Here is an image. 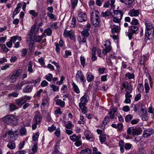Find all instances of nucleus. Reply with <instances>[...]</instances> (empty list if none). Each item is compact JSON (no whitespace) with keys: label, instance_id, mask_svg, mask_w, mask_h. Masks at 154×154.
<instances>
[{"label":"nucleus","instance_id":"nucleus-1","mask_svg":"<svg viewBox=\"0 0 154 154\" xmlns=\"http://www.w3.org/2000/svg\"><path fill=\"white\" fill-rule=\"evenodd\" d=\"M99 14V12L97 10H93L91 13V23L95 27L98 26L100 21Z\"/></svg>","mask_w":154,"mask_h":154},{"label":"nucleus","instance_id":"nucleus-2","mask_svg":"<svg viewBox=\"0 0 154 154\" xmlns=\"http://www.w3.org/2000/svg\"><path fill=\"white\" fill-rule=\"evenodd\" d=\"M89 99L88 96L84 95L80 99V103H79V107L82 110V112L83 114H85L87 112V108L85 106L86 103Z\"/></svg>","mask_w":154,"mask_h":154},{"label":"nucleus","instance_id":"nucleus-3","mask_svg":"<svg viewBox=\"0 0 154 154\" xmlns=\"http://www.w3.org/2000/svg\"><path fill=\"white\" fill-rule=\"evenodd\" d=\"M4 122L8 124L14 125L17 123L18 120L16 116L13 115L6 116L3 118Z\"/></svg>","mask_w":154,"mask_h":154},{"label":"nucleus","instance_id":"nucleus-4","mask_svg":"<svg viewBox=\"0 0 154 154\" xmlns=\"http://www.w3.org/2000/svg\"><path fill=\"white\" fill-rule=\"evenodd\" d=\"M146 27V32H145V39L147 38L146 40L149 39V37L154 32V29L152 25L150 22H146L145 23Z\"/></svg>","mask_w":154,"mask_h":154},{"label":"nucleus","instance_id":"nucleus-5","mask_svg":"<svg viewBox=\"0 0 154 154\" xmlns=\"http://www.w3.org/2000/svg\"><path fill=\"white\" fill-rule=\"evenodd\" d=\"M21 71L19 69L14 72L12 75L9 76V81L11 83H15L17 81L18 77L20 75Z\"/></svg>","mask_w":154,"mask_h":154},{"label":"nucleus","instance_id":"nucleus-6","mask_svg":"<svg viewBox=\"0 0 154 154\" xmlns=\"http://www.w3.org/2000/svg\"><path fill=\"white\" fill-rule=\"evenodd\" d=\"M17 132V131H15L14 132L11 130H10L7 132V133L8 134V135L10 136V137H9V140L11 141L12 142L10 144H15V142H14V140L15 139L13 138V137L14 138H15L17 136V134L16 133ZM10 143H9L8 144H10Z\"/></svg>","mask_w":154,"mask_h":154},{"label":"nucleus","instance_id":"nucleus-7","mask_svg":"<svg viewBox=\"0 0 154 154\" xmlns=\"http://www.w3.org/2000/svg\"><path fill=\"white\" fill-rule=\"evenodd\" d=\"M144 106L143 103H140L138 105V114L142 117V119L144 120V118L143 117L144 115Z\"/></svg>","mask_w":154,"mask_h":154},{"label":"nucleus","instance_id":"nucleus-8","mask_svg":"<svg viewBox=\"0 0 154 154\" xmlns=\"http://www.w3.org/2000/svg\"><path fill=\"white\" fill-rule=\"evenodd\" d=\"M30 99V97L29 96H25L23 97L16 99L15 100L17 104L19 106H22L27 100H29Z\"/></svg>","mask_w":154,"mask_h":154},{"label":"nucleus","instance_id":"nucleus-9","mask_svg":"<svg viewBox=\"0 0 154 154\" xmlns=\"http://www.w3.org/2000/svg\"><path fill=\"white\" fill-rule=\"evenodd\" d=\"M85 77L83 73L81 71H77V73L75 75V79L77 81H79L80 80L83 83H84V82L85 81Z\"/></svg>","mask_w":154,"mask_h":154},{"label":"nucleus","instance_id":"nucleus-10","mask_svg":"<svg viewBox=\"0 0 154 154\" xmlns=\"http://www.w3.org/2000/svg\"><path fill=\"white\" fill-rule=\"evenodd\" d=\"M70 139L73 142L76 141L75 144H81L82 143L80 141V135L76 136L75 134H73L70 137Z\"/></svg>","mask_w":154,"mask_h":154},{"label":"nucleus","instance_id":"nucleus-11","mask_svg":"<svg viewBox=\"0 0 154 154\" xmlns=\"http://www.w3.org/2000/svg\"><path fill=\"white\" fill-rule=\"evenodd\" d=\"M79 22H81L87 20V15L85 13L81 12L79 14L77 18Z\"/></svg>","mask_w":154,"mask_h":154},{"label":"nucleus","instance_id":"nucleus-12","mask_svg":"<svg viewBox=\"0 0 154 154\" xmlns=\"http://www.w3.org/2000/svg\"><path fill=\"white\" fill-rule=\"evenodd\" d=\"M122 86L124 88L126 89L125 91L126 92H130L132 91V88L130 85L128 84V82H124L122 84Z\"/></svg>","mask_w":154,"mask_h":154},{"label":"nucleus","instance_id":"nucleus-13","mask_svg":"<svg viewBox=\"0 0 154 154\" xmlns=\"http://www.w3.org/2000/svg\"><path fill=\"white\" fill-rule=\"evenodd\" d=\"M32 85H28L24 88L23 90V93H29L31 92L33 89Z\"/></svg>","mask_w":154,"mask_h":154},{"label":"nucleus","instance_id":"nucleus-14","mask_svg":"<svg viewBox=\"0 0 154 154\" xmlns=\"http://www.w3.org/2000/svg\"><path fill=\"white\" fill-rule=\"evenodd\" d=\"M139 14V11L138 10H135L134 9L130 10L128 13V14L131 17L138 16Z\"/></svg>","mask_w":154,"mask_h":154},{"label":"nucleus","instance_id":"nucleus-15","mask_svg":"<svg viewBox=\"0 0 154 154\" xmlns=\"http://www.w3.org/2000/svg\"><path fill=\"white\" fill-rule=\"evenodd\" d=\"M42 118L39 115H36L35 116L33 121L36 124H39L41 122Z\"/></svg>","mask_w":154,"mask_h":154},{"label":"nucleus","instance_id":"nucleus-16","mask_svg":"<svg viewBox=\"0 0 154 154\" xmlns=\"http://www.w3.org/2000/svg\"><path fill=\"white\" fill-rule=\"evenodd\" d=\"M84 134L86 139L87 140H89L93 137L92 134L88 130L85 131Z\"/></svg>","mask_w":154,"mask_h":154},{"label":"nucleus","instance_id":"nucleus-17","mask_svg":"<svg viewBox=\"0 0 154 154\" xmlns=\"http://www.w3.org/2000/svg\"><path fill=\"white\" fill-rule=\"evenodd\" d=\"M27 81L24 80L18 83L17 85V89L20 90L21 89L22 87L25 84H28L27 83Z\"/></svg>","mask_w":154,"mask_h":154},{"label":"nucleus","instance_id":"nucleus-18","mask_svg":"<svg viewBox=\"0 0 154 154\" xmlns=\"http://www.w3.org/2000/svg\"><path fill=\"white\" fill-rule=\"evenodd\" d=\"M122 14H120V16H117V17H114L113 18V21L116 23H119L122 19Z\"/></svg>","mask_w":154,"mask_h":154},{"label":"nucleus","instance_id":"nucleus-19","mask_svg":"<svg viewBox=\"0 0 154 154\" xmlns=\"http://www.w3.org/2000/svg\"><path fill=\"white\" fill-rule=\"evenodd\" d=\"M153 133V130L151 128H149L145 130V137L150 136Z\"/></svg>","mask_w":154,"mask_h":154},{"label":"nucleus","instance_id":"nucleus-20","mask_svg":"<svg viewBox=\"0 0 154 154\" xmlns=\"http://www.w3.org/2000/svg\"><path fill=\"white\" fill-rule=\"evenodd\" d=\"M112 29V33H119L120 30V28L119 26H115L114 27L111 28Z\"/></svg>","mask_w":154,"mask_h":154},{"label":"nucleus","instance_id":"nucleus-21","mask_svg":"<svg viewBox=\"0 0 154 154\" xmlns=\"http://www.w3.org/2000/svg\"><path fill=\"white\" fill-rule=\"evenodd\" d=\"M56 104L59 105L61 107H63L65 106V103L64 101L60 99H57L56 100Z\"/></svg>","mask_w":154,"mask_h":154},{"label":"nucleus","instance_id":"nucleus-22","mask_svg":"<svg viewBox=\"0 0 154 154\" xmlns=\"http://www.w3.org/2000/svg\"><path fill=\"white\" fill-rule=\"evenodd\" d=\"M117 111V109L116 108H113L111 111L109 112V117L111 119H114V114Z\"/></svg>","mask_w":154,"mask_h":154},{"label":"nucleus","instance_id":"nucleus-23","mask_svg":"<svg viewBox=\"0 0 154 154\" xmlns=\"http://www.w3.org/2000/svg\"><path fill=\"white\" fill-rule=\"evenodd\" d=\"M92 152L91 149L89 148H86L81 151V154H91Z\"/></svg>","mask_w":154,"mask_h":154},{"label":"nucleus","instance_id":"nucleus-24","mask_svg":"<svg viewBox=\"0 0 154 154\" xmlns=\"http://www.w3.org/2000/svg\"><path fill=\"white\" fill-rule=\"evenodd\" d=\"M109 121V118L108 116H106L104 119L103 120L102 124L101 126L102 127H105L107 123Z\"/></svg>","mask_w":154,"mask_h":154},{"label":"nucleus","instance_id":"nucleus-25","mask_svg":"<svg viewBox=\"0 0 154 154\" xmlns=\"http://www.w3.org/2000/svg\"><path fill=\"white\" fill-rule=\"evenodd\" d=\"M33 65V63L32 61H30L29 62V63L27 65L28 66V70L27 71L30 73H31L33 72V70L32 69V66Z\"/></svg>","mask_w":154,"mask_h":154},{"label":"nucleus","instance_id":"nucleus-26","mask_svg":"<svg viewBox=\"0 0 154 154\" xmlns=\"http://www.w3.org/2000/svg\"><path fill=\"white\" fill-rule=\"evenodd\" d=\"M72 85L74 91L77 94L79 93H80V91L77 86L73 82H72Z\"/></svg>","mask_w":154,"mask_h":154},{"label":"nucleus","instance_id":"nucleus-27","mask_svg":"<svg viewBox=\"0 0 154 154\" xmlns=\"http://www.w3.org/2000/svg\"><path fill=\"white\" fill-rule=\"evenodd\" d=\"M131 32L135 34H137L136 32L138 30V28L137 26H132L131 27Z\"/></svg>","mask_w":154,"mask_h":154},{"label":"nucleus","instance_id":"nucleus-28","mask_svg":"<svg viewBox=\"0 0 154 154\" xmlns=\"http://www.w3.org/2000/svg\"><path fill=\"white\" fill-rule=\"evenodd\" d=\"M146 69L145 68V75L148 78L149 80V82H150V84L151 85V84L152 79L151 76L149 73L147 69L146 70Z\"/></svg>","mask_w":154,"mask_h":154},{"label":"nucleus","instance_id":"nucleus-29","mask_svg":"<svg viewBox=\"0 0 154 154\" xmlns=\"http://www.w3.org/2000/svg\"><path fill=\"white\" fill-rule=\"evenodd\" d=\"M20 135L21 136L26 135V129L24 128H21L20 131Z\"/></svg>","mask_w":154,"mask_h":154},{"label":"nucleus","instance_id":"nucleus-30","mask_svg":"<svg viewBox=\"0 0 154 154\" xmlns=\"http://www.w3.org/2000/svg\"><path fill=\"white\" fill-rule=\"evenodd\" d=\"M135 0H126L125 4L129 6H131L133 3L134 2Z\"/></svg>","mask_w":154,"mask_h":154},{"label":"nucleus","instance_id":"nucleus-31","mask_svg":"<svg viewBox=\"0 0 154 154\" xmlns=\"http://www.w3.org/2000/svg\"><path fill=\"white\" fill-rule=\"evenodd\" d=\"M108 43L109 44V45L108 46H107V45H106V44H105L104 45L105 47H106V48L105 49H106L108 52H109L111 51L112 50V48L110 45L111 44L110 42L109 41L107 42V44H108Z\"/></svg>","mask_w":154,"mask_h":154},{"label":"nucleus","instance_id":"nucleus-32","mask_svg":"<svg viewBox=\"0 0 154 154\" xmlns=\"http://www.w3.org/2000/svg\"><path fill=\"white\" fill-rule=\"evenodd\" d=\"M10 109L11 111H14L17 109V108L16 105L13 103H11L10 104Z\"/></svg>","mask_w":154,"mask_h":154},{"label":"nucleus","instance_id":"nucleus-33","mask_svg":"<svg viewBox=\"0 0 154 154\" xmlns=\"http://www.w3.org/2000/svg\"><path fill=\"white\" fill-rule=\"evenodd\" d=\"M125 75L129 79H131L134 78V76L133 73L131 74L129 72H127L125 74Z\"/></svg>","mask_w":154,"mask_h":154},{"label":"nucleus","instance_id":"nucleus-34","mask_svg":"<svg viewBox=\"0 0 154 154\" xmlns=\"http://www.w3.org/2000/svg\"><path fill=\"white\" fill-rule=\"evenodd\" d=\"M47 16L51 20H56V18L55 16L51 13L48 12Z\"/></svg>","mask_w":154,"mask_h":154},{"label":"nucleus","instance_id":"nucleus-35","mask_svg":"<svg viewBox=\"0 0 154 154\" xmlns=\"http://www.w3.org/2000/svg\"><path fill=\"white\" fill-rule=\"evenodd\" d=\"M45 79L48 81H51L53 79L52 75L51 73H49L45 76Z\"/></svg>","mask_w":154,"mask_h":154},{"label":"nucleus","instance_id":"nucleus-36","mask_svg":"<svg viewBox=\"0 0 154 154\" xmlns=\"http://www.w3.org/2000/svg\"><path fill=\"white\" fill-rule=\"evenodd\" d=\"M140 131L138 129H136L133 128V130L132 132V134L135 136L136 135H138L139 134Z\"/></svg>","mask_w":154,"mask_h":154},{"label":"nucleus","instance_id":"nucleus-37","mask_svg":"<svg viewBox=\"0 0 154 154\" xmlns=\"http://www.w3.org/2000/svg\"><path fill=\"white\" fill-rule=\"evenodd\" d=\"M80 61L81 64L84 67L85 63V60L83 56H81L80 57Z\"/></svg>","mask_w":154,"mask_h":154},{"label":"nucleus","instance_id":"nucleus-38","mask_svg":"<svg viewBox=\"0 0 154 154\" xmlns=\"http://www.w3.org/2000/svg\"><path fill=\"white\" fill-rule=\"evenodd\" d=\"M72 4V8L74 9L77 6L78 0H71Z\"/></svg>","mask_w":154,"mask_h":154},{"label":"nucleus","instance_id":"nucleus-39","mask_svg":"<svg viewBox=\"0 0 154 154\" xmlns=\"http://www.w3.org/2000/svg\"><path fill=\"white\" fill-rule=\"evenodd\" d=\"M94 79V76L90 74H88L87 77V79L88 82H90L92 81Z\"/></svg>","mask_w":154,"mask_h":154},{"label":"nucleus","instance_id":"nucleus-40","mask_svg":"<svg viewBox=\"0 0 154 154\" xmlns=\"http://www.w3.org/2000/svg\"><path fill=\"white\" fill-rule=\"evenodd\" d=\"M39 136V133L37 132L33 135L32 137V140L34 141H36L38 139Z\"/></svg>","mask_w":154,"mask_h":154},{"label":"nucleus","instance_id":"nucleus-41","mask_svg":"<svg viewBox=\"0 0 154 154\" xmlns=\"http://www.w3.org/2000/svg\"><path fill=\"white\" fill-rule=\"evenodd\" d=\"M137 89L140 92L143 91L144 88L143 85L141 84H138V85Z\"/></svg>","mask_w":154,"mask_h":154},{"label":"nucleus","instance_id":"nucleus-42","mask_svg":"<svg viewBox=\"0 0 154 154\" xmlns=\"http://www.w3.org/2000/svg\"><path fill=\"white\" fill-rule=\"evenodd\" d=\"M18 93L17 92H14L10 93L8 94V96L9 97H17L18 95Z\"/></svg>","mask_w":154,"mask_h":154},{"label":"nucleus","instance_id":"nucleus-43","mask_svg":"<svg viewBox=\"0 0 154 154\" xmlns=\"http://www.w3.org/2000/svg\"><path fill=\"white\" fill-rule=\"evenodd\" d=\"M81 34L83 36L86 37H88L89 35L88 32L84 30L82 32Z\"/></svg>","mask_w":154,"mask_h":154},{"label":"nucleus","instance_id":"nucleus-44","mask_svg":"<svg viewBox=\"0 0 154 154\" xmlns=\"http://www.w3.org/2000/svg\"><path fill=\"white\" fill-rule=\"evenodd\" d=\"M50 87L54 91H56L58 90L59 89V86H57L54 85H50Z\"/></svg>","mask_w":154,"mask_h":154},{"label":"nucleus","instance_id":"nucleus-45","mask_svg":"<svg viewBox=\"0 0 154 154\" xmlns=\"http://www.w3.org/2000/svg\"><path fill=\"white\" fill-rule=\"evenodd\" d=\"M76 18L74 17H72V23H71V25L72 26L74 27L76 26Z\"/></svg>","mask_w":154,"mask_h":154},{"label":"nucleus","instance_id":"nucleus-46","mask_svg":"<svg viewBox=\"0 0 154 154\" xmlns=\"http://www.w3.org/2000/svg\"><path fill=\"white\" fill-rule=\"evenodd\" d=\"M44 32L46 33L47 35H50L52 33V30L49 28H48L44 31Z\"/></svg>","mask_w":154,"mask_h":154},{"label":"nucleus","instance_id":"nucleus-47","mask_svg":"<svg viewBox=\"0 0 154 154\" xmlns=\"http://www.w3.org/2000/svg\"><path fill=\"white\" fill-rule=\"evenodd\" d=\"M28 49L26 48H23L22 50V53H21V56H25L27 52Z\"/></svg>","mask_w":154,"mask_h":154},{"label":"nucleus","instance_id":"nucleus-48","mask_svg":"<svg viewBox=\"0 0 154 154\" xmlns=\"http://www.w3.org/2000/svg\"><path fill=\"white\" fill-rule=\"evenodd\" d=\"M38 31V28H35V26H33L31 29V32L34 34L36 33Z\"/></svg>","mask_w":154,"mask_h":154},{"label":"nucleus","instance_id":"nucleus-49","mask_svg":"<svg viewBox=\"0 0 154 154\" xmlns=\"http://www.w3.org/2000/svg\"><path fill=\"white\" fill-rule=\"evenodd\" d=\"M133 116L130 115H128L126 116L125 118V120L126 122L130 121L132 119Z\"/></svg>","mask_w":154,"mask_h":154},{"label":"nucleus","instance_id":"nucleus-50","mask_svg":"<svg viewBox=\"0 0 154 154\" xmlns=\"http://www.w3.org/2000/svg\"><path fill=\"white\" fill-rule=\"evenodd\" d=\"M80 118L79 120L78 121V123L80 124H84L85 123V121L84 120V117L82 116H80Z\"/></svg>","mask_w":154,"mask_h":154},{"label":"nucleus","instance_id":"nucleus-51","mask_svg":"<svg viewBox=\"0 0 154 154\" xmlns=\"http://www.w3.org/2000/svg\"><path fill=\"white\" fill-rule=\"evenodd\" d=\"M56 129V127L54 125H52L51 127H49L48 129V130L50 132H52Z\"/></svg>","mask_w":154,"mask_h":154},{"label":"nucleus","instance_id":"nucleus-52","mask_svg":"<svg viewBox=\"0 0 154 154\" xmlns=\"http://www.w3.org/2000/svg\"><path fill=\"white\" fill-rule=\"evenodd\" d=\"M2 49L3 51L4 52H7L9 51V49L6 47L5 44H3L2 46Z\"/></svg>","mask_w":154,"mask_h":154},{"label":"nucleus","instance_id":"nucleus-53","mask_svg":"<svg viewBox=\"0 0 154 154\" xmlns=\"http://www.w3.org/2000/svg\"><path fill=\"white\" fill-rule=\"evenodd\" d=\"M138 23V21L135 18H133L131 22V24L132 25H137Z\"/></svg>","mask_w":154,"mask_h":154},{"label":"nucleus","instance_id":"nucleus-54","mask_svg":"<svg viewBox=\"0 0 154 154\" xmlns=\"http://www.w3.org/2000/svg\"><path fill=\"white\" fill-rule=\"evenodd\" d=\"M29 13L34 17H36L38 16L37 13L34 10H30Z\"/></svg>","mask_w":154,"mask_h":154},{"label":"nucleus","instance_id":"nucleus-55","mask_svg":"<svg viewBox=\"0 0 154 154\" xmlns=\"http://www.w3.org/2000/svg\"><path fill=\"white\" fill-rule=\"evenodd\" d=\"M110 14V13L108 11H106L105 12H102L101 15L103 17H108Z\"/></svg>","mask_w":154,"mask_h":154},{"label":"nucleus","instance_id":"nucleus-56","mask_svg":"<svg viewBox=\"0 0 154 154\" xmlns=\"http://www.w3.org/2000/svg\"><path fill=\"white\" fill-rule=\"evenodd\" d=\"M42 39V37L39 36H35L34 37L35 40L36 42H40Z\"/></svg>","mask_w":154,"mask_h":154},{"label":"nucleus","instance_id":"nucleus-57","mask_svg":"<svg viewBox=\"0 0 154 154\" xmlns=\"http://www.w3.org/2000/svg\"><path fill=\"white\" fill-rule=\"evenodd\" d=\"M69 34V36L70 37V38L72 40L74 39L75 35L74 32L72 30H71V32H70V33Z\"/></svg>","mask_w":154,"mask_h":154},{"label":"nucleus","instance_id":"nucleus-58","mask_svg":"<svg viewBox=\"0 0 154 154\" xmlns=\"http://www.w3.org/2000/svg\"><path fill=\"white\" fill-rule=\"evenodd\" d=\"M69 34V36L70 37V38L72 40L74 39L75 35L74 32L72 30H71V32H70V33Z\"/></svg>","mask_w":154,"mask_h":154},{"label":"nucleus","instance_id":"nucleus-59","mask_svg":"<svg viewBox=\"0 0 154 154\" xmlns=\"http://www.w3.org/2000/svg\"><path fill=\"white\" fill-rule=\"evenodd\" d=\"M100 141L101 143L105 142L106 139V137L105 135H101L100 136Z\"/></svg>","mask_w":154,"mask_h":154},{"label":"nucleus","instance_id":"nucleus-60","mask_svg":"<svg viewBox=\"0 0 154 154\" xmlns=\"http://www.w3.org/2000/svg\"><path fill=\"white\" fill-rule=\"evenodd\" d=\"M149 89L150 88L148 83H145V90L146 93L148 92Z\"/></svg>","mask_w":154,"mask_h":154},{"label":"nucleus","instance_id":"nucleus-61","mask_svg":"<svg viewBox=\"0 0 154 154\" xmlns=\"http://www.w3.org/2000/svg\"><path fill=\"white\" fill-rule=\"evenodd\" d=\"M70 32H71V30L67 31L66 29L64 31L63 35L65 37L69 36V35H70L69 34L70 33Z\"/></svg>","mask_w":154,"mask_h":154},{"label":"nucleus","instance_id":"nucleus-62","mask_svg":"<svg viewBox=\"0 0 154 154\" xmlns=\"http://www.w3.org/2000/svg\"><path fill=\"white\" fill-rule=\"evenodd\" d=\"M103 2V0H96V3L97 6H100L101 5Z\"/></svg>","mask_w":154,"mask_h":154},{"label":"nucleus","instance_id":"nucleus-63","mask_svg":"<svg viewBox=\"0 0 154 154\" xmlns=\"http://www.w3.org/2000/svg\"><path fill=\"white\" fill-rule=\"evenodd\" d=\"M122 109L125 112H128L130 110V109L128 106H125L123 107Z\"/></svg>","mask_w":154,"mask_h":154},{"label":"nucleus","instance_id":"nucleus-64","mask_svg":"<svg viewBox=\"0 0 154 154\" xmlns=\"http://www.w3.org/2000/svg\"><path fill=\"white\" fill-rule=\"evenodd\" d=\"M48 84V82L45 80L42 81L41 83V86L43 87H45L47 86Z\"/></svg>","mask_w":154,"mask_h":154}]
</instances>
